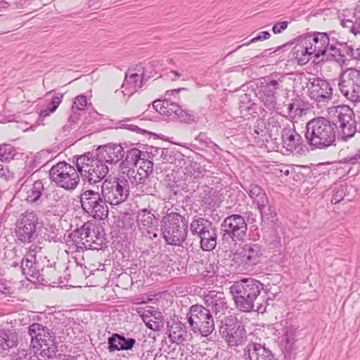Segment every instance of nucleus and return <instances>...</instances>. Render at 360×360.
<instances>
[{
	"mask_svg": "<svg viewBox=\"0 0 360 360\" xmlns=\"http://www.w3.org/2000/svg\"><path fill=\"white\" fill-rule=\"evenodd\" d=\"M21 269L27 279H30V278H38L40 276L39 271L36 266L35 259L24 257L21 262Z\"/></svg>",
	"mask_w": 360,
	"mask_h": 360,
	"instance_id": "37",
	"label": "nucleus"
},
{
	"mask_svg": "<svg viewBox=\"0 0 360 360\" xmlns=\"http://www.w3.org/2000/svg\"><path fill=\"white\" fill-rule=\"evenodd\" d=\"M187 316L188 323L195 333H199L202 336L207 337L213 332V316L205 307L200 304L193 305Z\"/></svg>",
	"mask_w": 360,
	"mask_h": 360,
	"instance_id": "8",
	"label": "nucleus"
},
{
	"mask_svg": "<svg viewBox=\"0 0 360 360\" xmlns=\"http://www.w3.org/2000/svg\"><path fill=\"white\" fill-rule=\"evenodd\" d=\"M17 154L15 147L10 144L0 145V160L8 162L14 158Z\"/></svg>",
	"mask_w": 360,
	"mask_h": 360,
	"instance_id": "44",
	"label": "nucleus"
},
{
	"mask_svg": "<svg viewBox=\"0 0 360 360\" xmlns=\"http://www.w3.org/2000/svg\"><path fill=\"white\" fill-rule=\"evenodd\" d=\"M0 176L6 180L13 177V173L9 170L7 166L0 165Z\"/></svg>",
	"mask_w": 360,
	"mask_h": 360,
	"instance_id": "56",
	"label": "nucleus"
},
{
	"mask_svg": "<svg viewBox=\"0 0 360 360\" xmlns=\"http://www.w3.org/2000/svg\"><path fill=\"white\" fill-rule=\"evenodd\" d=\"M180 73L177 72L176 71L172 70L167 73V77L171 80L174 81L179 79L180 77Z\"/></svg>",
	"mask_w": 360,
	"mask_h": 360,
	"instance_id": "63",
	"label": "nucleus"
},
{
	"mask_svg": "<svg viewBox=\"0 0 360 360\" xmlns=\"http://www.w3.org/2000/svg\"><path fill=\"white\" fill-rule=\"evenodd\" d=\"M312 56H314L313 52L307 46V43L302 37L297 40V44L290 53V60L296 61L300 65H306Z\"/></svg>",
	"mask_w": 360,
	"mask_h": 360,
	"instance_id": "25",
	"label": "nucleus"
},
{
	"mask_svg": "<svg viewBox=\"0 0 360 360\" xmlns=\"http://www.w3.org/2000/svg\"><path fill=\"white\" fill-rule=\"evenodd\" d=\"M288 25L287 21L277 22L273 26L272 31L274 34H280L288 27Z\"/></svg>",
	"mask_w": 360,
	"mask_h": 360,
	"instance_id": "55",
	"label": "nucleus"
},
{
	"mask_svg": "<svg viewBox=\"0 0 360 360\" xmlns=\"http://www.w3.org/2000/svg\"><path fill=\"white\" fill-rule=\"evenodd\" d=\"M40 250H41V248H39L37 245H32L30 247L29 250H28L27 253L25 255V257H29L30 259L36 260V257H35L36 254Z\"/></svg>",
	"mask_w": 360,
	"mask_h": 360,
	"instance_id": "58",
	"label": "nucleus"
},
{
	"mask_svg": "<svg viewBox=\"0 0 360 360\" xmlns=\"http://www.w3.org/2000/svg\"><path fill=\"white\" fill-rule=\"evenodd\" d=\"M295 339V333L292 329L286 328L284 334L281 337L280 342L281 347L285 354H289L294 345Z\"/></svg>",
	"mask_w": 360,
	"mask_h": 360,
	"instance_id": "39",
	"label": "nucleus"
},
{
	"mask_svg": "<svg viewBox=\"0 0 360 360\" xmlns=\"http://www.w3.org/2000/svg\"><path fill=\"white\" fill-rule=\"evenodd\" d=\"M205 309L214 314L216 319L222 317L227 311L228 306L224 292L210 290L204 295Z\"/></svg>",
	"mask_w": 360,
	"mask_h": 360,
	"instance_id": "17",
	"label": "nucleus"
},
{
	"mask_svg": "<svg viewBox=\"0 0 360 360\" xmlns=\"http://www.w3.org/2000/svg\"><path fill=\"white\" fill-rule=\"evenodd\" d=\"M266 134V129L264 121L260 120L257 122V124L254 126L252 135L260 136L262 137L265 136Z\"/></svg>",
	"mask_w": 360,
	"mask_h": 360,
	"instance_id": "52",
	"label": "nucleus"
},
{
	"mask_svg": "<svg viewBox=\"0 0 360 360\" xmlns=\"http://www.w3.org/2000/svg\"><path fill=\"white\" fill-rule=\"evenodd\" d=\"M307 43V46L313 52L314 56L319 58L321 56L326 55L328 51L330 39L326 32H315L302 37Z\"/></svg>",
	"mask_w": 360,
	"mask_h": 360,
	"instance_id": "18",
	"label": "nucleus"
},
{
	"mask_svg": "<svg viewBox=\"0 0 360 360\" xmlns=\"http://www.w3.org/2000/svg\"><path fill=\"white\" fill-rule=\"evenodd\" d=\"M270 36H271L270 33L267 31L261 32L256 37L252 38L248 43H246L241 46H238V48L235 51L239 49L243 46H248L249 44H250L252 43H255V42H257L260 40L267 39L270 37Z\"/></svg>",
	"mask_w": 360,
	"mask_h": 360,
	"instance_id": "53",
	"label": "nucleus"
},
{
	"mask_svg": "<svg viewBox=\"0 0 360 360\" xmlns=\"http://www.w3.org/2000/svg\"><path fill=\"white\" fill-rule=\"evenodd\" d=\"M212 224V222L210 220L195 216L191 223L190 229L193 236H196L199 238L205 233L207 229Z\"/></svg>",
	"mask_w": 360,
	"mask_h": 360,
	"instance_id": "36",
	"label": "nucleus"
},
{
	"mask_svg": "<svg viewBox=\"0 0 360 360\" xmlns=\"http://www.w3.org/2000/svg\"><path fill=\"white\" fill-rule=\"evenodd\" d=\"M144 153L135 148L128 150L124 160L120 164L121 170L129 169V167H135L141 159V157L144 155Z\"/></svg>",
	"mask_w": 360,
	"mask_h": 360,
	"instance_id": "34",
	"label": "nucleus"
},
{
	"mask_svg": "<svg viewBox=\"0 0 360 360\" xmlns=\"http://www.w3.org/2000/svg\"><path fill=\"white\" fill-rule=\"evenodd\" d=\"M82 209L96 219H103L108 214L107 202L98 191L92 189L84 191L80 195Z\"/></svg>",
	"mask_w": 360,
	"mask_h": 360,
	"instance_id": "10",
	"label": "nucleus"
},
{
	"mask_svg": "<svg viewBox=\"0 0 360 360\" xmlns=\"http://www.w3.org/2000/svg\"><path fill=\"white\" fill-rule=\"evenodd\" d=\"M335 129L334 122L323 117H319L307 124L305 137L310 145L318 148H325L335 142Z\"/></svg>",
	"mask_w": 360,
	"mask_h": 360,
	"instance_id": "2",
	"label": "nucleus"
},
{
	"mask_svg": "<svg viewBox=\"0 0 360 360\" xmlns=\"http://www.w3.org/2000/svg\"><path fill=\"white\" fill-rule=\"evenodd\" d=\"M86 105V97L84 95H79L75 97L71 108H72L73 110L84 112Z\"/></svg>",
	"mask_w": 360,
	"mask_h": 360,
	"instance_id": "50",
	"label": "nucleus"
},
{
	"mask_svg": "<svg viewBox=\"0 0 360 360\" xmlns=\"http://www.w3.org/2000/svg\"><path fill=\"white\" fill-rule=\"evenodd\" d=\"M338 88L348 100L353 103H360V70L349 69L342 74Z\"/></svg>",
	"mask_w": 360,
	"mask_h": 360,
	"instance_id": "11",
	"label": "nucleus"
},
{
	"mask_svg": "<svg viewBox=\"0 0 360 360\" xmlns=\"http://www.w3.org/2000/svg\"><path fill=\"white\" fill-rule=\"evenodd\" d=\"M33 349L40 350L41 357L52 359L56 357L58 347L55 333L48 327L38 323H32L28 328Z\"/></svg>",
	"mask_w": 360,
	"mask_h": 360,
	"instance_id": "3",
	"label": "nucleus"
},
{
	"mask_svg": "<svg viewBox=\"0 0 360 360\" xmlns=\"http://www.w3.org/2000/svg\"><path fill=\"white\" fill-rule=\"evenodd\" d=\"M124 155V148L120 145L109 144L96 149V155L105 164H115L122 160Z\"/></svg>",
	"mask_w": 360,
	"mask_h": 360,
	"instance_id": "24",
	"label": "nucleus"
},
{
	"mask_svg": "<svg viewBox=\"0 0 360 360\" xmlns=\"http://www.w3.org/2000/svg\"><path fill=\"white\" fill-rule=\"evenodd\" d=\"M38 216L33 212L27 211L21 214L16 221L15 236L23 243H31L35 238L38 224Z\"/></svg>",
	"mask_w": 360,
	"mask_h": 360,
	"instance_id": "12",
	"label": "nucleus"
},
{
	"mask_svg": "<svg viewBox=\"0 0 360 360\" xmlns=\"http://www.w3.org/2000/svg\"><path fill=\"white\" fill-rule=\"evenodd\" d=\"M49 177L56 186L67 191L74 190L79 183L78 169L65 162H59L52 166Z\"/></svg>",
	"mask_w": 360,
	"mask_h": 360,
	"instance_id": "6",
	"label": "nucleus"
},
{
	"mask_svg": "<svg viewBox=\"0 0 360 360\" xmlns=\"http://www.w3.org/2000/svg\"><path fill=\"white\" fill-rule=\"evenodd\" d=\"M153 312L156 313L153 307H150L148 309L144 310L141 316L148 328L153 330H160L161 327L160 319L156 316Z\"/></svg>",
	"mask_w": 360,
	"mask_h": 360,
	"instance_id": "38",
	"label": "nucleus"
},
{
	"mask_svg": "<svg viewBox=\"0 0 360 360\" xmlns=\"http://www.w3.org/2000/svg\"><path fill=\"white\" fill-rule=\"evenodd\" d=\"M255 302L257 303V311L259 313H264V311H266L267 304H265L264 301H263L262 302H259L258 300H257Z\"/></svg>",
	"mask_w": 360,
	"mask_h": 360,
	"instance_id": "62",
	"label": "nucleus"
},
{
	"mask_svg": "<svg viewBox=\"0 0 360 360\" xmlns=\"http://www.w3.org/2000/svg\"><path fill=\"white\" fill-rule=\"evenodd\" d=\"M41 202H43L42 211L45 214L57 215L63 207L61 198L58 193L47 195Z\"/></svg>",
	"mask_w": 360,
	"mask_h": 360,
	"instance_id": "30",
	"label": "nucleus"
},
{
	"mask_svg": "<svg viewBox=\"0 0 360 360\" xmlns=\"http://www.w3.org/2000/svg\"><path fill=\"white\" fill-rule=\"evenodd\" d=\"M136 221L142 235L150 240L158 237V219L151 209H141L137 212Z\"/></svg>",
	"mask_w": 360,
	"mask_h": 360,
	"instance_id": "13",
	"label": "nucleus"
},
{
	"mask_svg": "<svg viewBox=\"0 0 360 360\" xmlns=\"http://www.w3.org/2000/svg\"><path fill=\"white\" fill-rule=\"evenodd\" d=\"M82 112L79 110H73L72 108H71V114L68 119V122H70V125L75 124L78 122Z\"/></svg>",
	"mask_w": 360,
	"mask_h": 360,
	"instance_id": "57",
	"label": "nucleus"
},
{
	"mask_svg": "<svg viewBox=\"0 0 360 360\" xmlns=\"http://www.w3.org/2000/svg\"><path fill=\"white\" fill-rule=\"evenodd\" d=\"M136 340L134 338L114 333L108 339V349L110 352L121 350H131L136 345Z\"/></svg>",
	"mask_w": 360,
	"mask_h": 360,
	"instance_id": "28",
	"label": "nucleus"
},
{
	"mask_svg": "<svg viewBox=\"0 0 360 360\" xmlns=\"http://www.w3.org/2000/svg\"><path fill=\"white\" fill-rule=\"evenodd\" d=\"M96 225L91 222L84 223L79 229L75 230L71 234L70 237L72 240L76 243H82L84 245L82 240H85L87 243H96V240L91 236V233H95Z\"/></svg>",
	"mask_w": 360,
	"mask_h": 360,
	"instance_id": "29",
	"label": "nucleus"
},
{
	"mask_svg": "<svg viewBox=\"0 0 360 360\" xmlns=\"http://www.w3.org/2000/svg\"><path fill=\"white\" fill-rule=\"evenodd\" d=\"M285 90L282 79H271L261 86L259 97L267 109L274 110L276 107L280 93Z\"/></svg>",
	"mask_w": 360,
	"mask_h": 360,
	"instance_id": "14",
	"label": "nucleus"
},
{
	"mask_svg": "<svg viewBox=\"0 0 360 360\" xmlns=\"http://www.w3.org/2000/svg\"><path fill=\"white\" fill-rule=\"evenodd\" d=\"M352 32L354 34H360V16H358L352 25Z\"/></svg>",
	"mask_w": 360,
	"mask_h": 360,
	"instance_id": "61",
	"label": "nucleus"
},
{
	"mask_svg": "<svg viewBox=\"0 0 360 360\" xmlns=\"http://www.w3.org/2000/svg\"><path fill=\"white\" fill-rule=\"evenodd\" d=\"M262 212L263 214L260 213L262 221L271 220V222L274 223L276 220V210L273 206L269 205V203L264 207Z\"/></svg>",
	"mask_w": 360,
	"mask_h": 360,
	"instance_id": "47",
	"label": "nucleus"
},
{
	"mask_svg": "<svg viewBox=\"0 0 360 360\" xmlns=\"http://www.w3.org/2000/svg\"><path fill=\"white\" fill-rule=\"evenodd\" d=\"M219 334L230 347L243 345L247 340L246 331L243 326L232 316L221 320Z\"/></svg>",
	"mask_w": 360,
	"mask_h": 360,
	"instance_id": "9",
	"label": "nucleus"
},
{
	"mask_svg": "<svg viewBox=\"0 0 360 360\" xmlns=\"http://www.w3.org/2000/svg\"><path fill=\"white\" fill-rule=\"evenodd\" d=\"M237 259L245 269L259 264L264 257V250L257 243H246L236 253Z\"/></svg>",
	"mask_w": 360,
	"mask_h": 360,
	"instance_id": "15",
	"label": "nucleus"
},
{
	"mask_svg": "<svg viewBox=\"0 0 360 360\" xmlns=\"http://www.w3.org/2000/svg\"><path fill=\"white\" fill-rule=\"evenodd\" d=\"M345 160L346 162L352 165L360 163V150L355 155H348Z\"/></svg>",
	"mask_w": 360,
	"mask_h": 360,
	"instance_id": "59",
	"label": "nucleus"
},
{
	"mask_svg": "<svg viewBox=\"0 0 360 360\" xmlns=\"http://www.w3.org/2000/svg\"><path fill=\"white\" fill-rule=\"evenodd\" d=\"M243 188L248 194L252 202L257 205L259 213H262V210L265 205H268L269 198L262 187L255 184H250L243 186Z\"/></svg>",
	"mask_w": 360,
	"mask_h": 360,
	"instance_id": "26",
	"label": "nucleus"
},
{
	"mask_svg": "<svg viewBox=\"0 0 360 360\" xmlns=\"http://www.w3.org/2000/svg\"><path fill=\"white\" fill-rule=\"evenodd\" d=\"M345 195V189L343 186H340L339 188H335L334 191L333 195L331 199V202L337 204L344 199Z\"/></svg>",
	"mask_w": 360,
	"mask_h": 360,
	"instance_id": "51",
	"label": "nucleus"
},
{
	"mask_svg": "<svg viewBox=\"0 0 360 360\" xmlns=\"http://www.w3.org/2000/svg\"><path fill=\"white\" fill-rule=\"evenodd\" d=\"M12 360H40L39 357L27 350H19L17 353L13 355Z\"/></svg>",
	"mask_w": 360,
	"mask_h": 360,
	"instance_id": "49",
	"label": "nucleus"
},
{
	"mask_svg": "<svg viewBox=\"0 0 360 360\" xmlns=\"http://www.w3.org/2000/svg\"><path fill=\"white\" fill-rule=\"evenodd\" d=\"M165 186L170 192V195L176 193L177 191L175 190L176 184L174 180L169 181L167 184H165Z\"/></svg>",
	"mask_w": 360,
	"mask_h": 360,
	"instance_id": "60",
	"label": "nucleus"
},
{
	"mask_svg": "<svg viewBox=\"0 0 360 360\" xmlns=\"http://www.w3.org/2000/svg\"><path fill=\"white\" fill-rule=\"evenodd\" d=\"M281 138L284 147L290 152L301 153L303 150L302 136L295 131L294 124H288L282 129Z\"/></svg>",
	"mask_w": 360,
	"mask_h": 360,
	"instance_id": "20",
	"label": "nucleus"
},
{
	"mask_svg": "<svg viewBox=\"0 0 360 360\" xmlns=\"http://www.w3.org/2000/svg\"><path fill=\"white\" fill-rule=\"evenodd\" d=\"M20 340L19 331L13 326L0 328V354H8Z\"/></svg>",
	"mask_w": 360,
	"mask_h": 360,
	"instance_id": "21",
	"label": "nucleus"
},
{
	"mask_svg": "<svg viewBox=\"0 0 360 360\" xmlns=\"http://www.w3.org/2000/svg\"><path fill=\"white\" fill-rule=\"evenodd\" d=\"M222 230L233 240H243L247 233L246 221L240 214H231L225 218L221 224Z\"/></svg>",
	"mask_w": 360,
	"mask_h": 360,
	"instance_id": "16",
	"label": "nucleus"
},
{
	"mask_svg": "<svg viewBox=\"0 0 360 360\" xmlns=\"http://www.w3.org/2000/svg\"><path fill=\"white\" fill-rule=\"evenodd\" d=\"M76 167L84 180L90 184L100 182L108 173V167L91 153L79 156L76 160Z\"/></svg>",
	"mask_w": 360,
	"mask_h": 360,
	"instance_id": "4",
	"label": "nucleus"
},
{
	"mask_svg": "<svg viewBox=\"0 0 360 360\" xmlns=\"http://www.w3.org/2000/svg\"><path fill=\"white\" fill-rule=\"evenodd\" d=\"M121 178L128 180L129 186H139L143 184L148 179L146 174H143L136 167H129V169L122 170L120 174Z\"/></svg>",
	"mask_w": 360,
	"mask_h": 360,
	"instance_id": "32",
	"label": "nucleus"
},
{
	"mask_svg": "<svg viewBox=\"0 0 360 360\" xmlns=\"http://www.w3.org/2000/svg\"><path fill=\"white\" fill-rule=\"evenodd\" d=\"M210 188L209 186H206V188L204 190V195L200 194L201 198V206L204 207L206 209H210L214 207L216 202L214 198L210 195Z\"/></svg>",
	"mask_w": 360,
	"mask_h": 360,
	"instance_id": "46",
	"label": "nucleus"
},
{
	"mask_svg": "<svg viewBox=\"0 0 360 360\" xmlns=\"http://www.w3.org/2000/svg\"><path fill=\"white\" fill-rule=\"evenodd\" d=\"M187 331L181 322H174L169 327V338L172 342L180 344L186 340Z\"/></svg>",
	"mask_w": 360,
	"mask_h": 360,
	"instance_id": "35",
	"label": "nucleus"
},
{
	"mask_svg": "<svg viewBox=\"0 0 360 360\" xmlns=\"http://www.w3.org/2000/svg\"><path fill=\"white\" fill-rule=\"evenodd\" d=\"M153 108L160 114L167 116H174L181 122H186L188 120V113L181 109L180 106L175 103L168 100L155 101L153 103Z\"/></svg>",
	"mask_w": 360,
	"mask_h": 360,
	"instance_id": "23",
	"label": "nucleus"
},
{
	"mask_svg": "<svg viewBox=\"0 0 360 360\" xmlns=\"http://www.w3.org/2000/svg\"><path fill=\"white\" fill-rule=\"evenodd\" d=\"M142 87V75L137 73L127 72L123 84L122 92L124 95L131 96Z\"/></svg>",
	"mask_w": 360,
	"mask_h": 360,
	"instance_id": "31",
	"label": "nucleus"
},
{
	"mask_svg": "<svg viewBox=\"0 0 360 360\" xmlns=\"http://www.w3.org/2000/svg\"><path fill=\"white\" fill-rule=\"evenodd\" d=\"M304 109L299 101L292 102L288 105V112L289 115L295 118L296 116H302Z\"/></svg>",
	"mask_w": 360,
	"mask_h": 360,
	"instance_id": "48",
	"label": "nucleus"
},
{
	"mask_svg": "<svg viewBox=\"0 0 360 360\" xmlns=\"http://www.w3.org/2000/svg\"><path fill=\"white\" fill-rule=\"evenodd\" d=\"M335 128L339 129V135L344 141L354 136L356 131V122H350L348 124L347 122L335 124Z\"/></svg>",
	"mask_w": 360,
	"mask_h": 360,
	"instance_id": "41",
	"label": "nucleus"
},
{
	"mask_svg": "<svg viewBox=\"0 0 360 360\" xmlns=\"http://www.w3.org/2000/svg\"><path fill=\"white\" fill-rule=\"evenodd\" d=\"M309 96L318 102H323L330 99L333 94V89L330 84L322 79L314 77L310 79L308 83Z\"/></svg>",
	"mask_w": 360,
	"mask_h": 360,
	"instance_id": "19",
	"label": "nucleus"
},
{
	"mask_svg": "<svg viewBox=\"0 0 360 360\" xmlns=\"http://www.w3.org/2000/svg\"><path fill=\"white\" fill-rule=\"evenodd\" d=\"M352 46H348L346 43L335 42V44L330 45L326 55L333 57L340 65L342 66L347 65L349 60L347 59V56L352 58Z\"/></svg>",
	"mask_w": 360,
	"mask_h": 360,
	"instance_id": "27",
	"label": "nucleus"
},
{
	"mask_svg": "<svg viewBox=\"0 0 360 360\" xmlns=\"http://www.w3.org/2000/svg\"><path fill=\"white\" fill-rule=\"evenodd\" d=\"M244 360H276L271 351L264 345L251 342L243 349Z\"/></svg>",
	"mask_w": 360,
	"mask_h": 360,
	"instance_id": "22",
	"label": "nucleus"
},
{
	"mask_svg": "<svg viewBox=\"0 0 360 360\" xmlns=\"http://www.w3.org/2000/svg\"><path fill=\"white\" fill-rule=\"evenodd\" d=\"M44 190V184L41 180L35 181L32 188L27 191L26 200L31 202H37L42 195V191Z\"/></svg>",
	"mask_w": 360,
	"mask_h": 360,
	"instance_id": "42",
	"label": "nucleus"
},
{
	"mask_svg": "<svg viewBox=\"0 0 360 360\" xmlns=\"http://www.w3.org/2000/svg\"><path fill=\"white\" fill-rule=\"evenodd\" d=\"M199 238L200 239V247L203 250H212L217 245V233L216 227L212 224Z\"/></svg>",
	"mask_w": 360,
	"mask_h": 360,
	"instance_id": "33",
	"label": "nucleus"
},
{
	"mask_svg": "<svg viewBox=\"0 0 360 360\" xmlns=\"http://www.w3.org/2000/svg\"><path fill=\"white\" fill-rule=\"evenodd\" d=\"M45 271L46 274H50L51 277L49 278V280L52 281L53 283H56L55 279L56 278L60 279L61 278L56 264H54L53 267H48Z\"/></svg>",
	"mask_w": 360,
	"mask_h": 360,
	"instance_id": "54",
	"label": "nucleus"
},
{
	"mask_svg": "<svg viewBox=\"0 0 360 360\" xmlns=\"http://www.w3.org/2000/svg\"><path fill=\"white\" fill-rule=\"evenodd\" d=\"M103 199L111 205H117L124 202L129 195L128 180L118 177L105 179L101 186Z\"/></svg>",
	"mask_w": 360,
	"mask_h": 360,
	"instance_id": "7",
	"label": "nucleus"
},
{
	"mask_svg": "<svg viewBox=\"0 0 360 360\" xmlns=\"http://www.w3.org/2000/svg\"><path fill=\"white\" fill-rule=\"evenodd\" d=\"M264 285L252 278L241 279L231 287L236 307L242 311H251Z\"/></svg>",
	"mask_w": 360,
	"mask_h": 360,
	"instance_id": "1",
	"label": "nucleus"
},
{
	"mask_svg": "<svg viewBox=\"0 0 360 360\" xmlns=\"http://www.w3.org/2000/svg\"><path fill=\"white\" fill-rule=\"evenodd\" d=\"M335 116L337 117V122L339 123H350L355 122L353 120L354 112L352 108L347 105H339L335 109Z\"/></svg>",
	"mask_w": 360,
	"mask_h": 360,
	"instance_id": "40",
	"label": "nucleus"
},
{
	"mask_svg": "<svg viewBox=\"0 0 360 360\" xmlns=\"http://www.w3.org/2000/svg\"><path fill=\"white\" fill-rule=\"evenodd\" d=\"M160 226L167 243L179 245L185 240L188 231L187 222L179 213L167 214L162 217Z\"/></svg>",
	"mask_w": 360,
	"mask_h": 360,
	"instance_id": "5",
	"label": "nucleus"
},
{
	"mask_svg": "<svg viewBox=\"0 0 360 360\" xmlns=\"http://www.w3.org/2000/svg\"><path fill=\"white\" fill-rule=\"evenodd\" d=\"M63 98V94H58L56 96H54L52 98V107H45L41 109L39 112V118L48 117L54 112L62 102Z\"/></svg>",
	"mask_w": 360,
	"mask_h": 360,
	"instance_id": "43",
	"label": "nucleus"
},
{
	"mask_svg": "<svg viewBox=\"0 0 360 360\" xmlns=\"http://www.w3.org/2000/svg\"><path fill=\"white\" fill-rule=\"evenodd\" d=\"M148 155L144 153V155L141 157V159L136 165V168H138L141 172L146 174V176L148 178L149 175L153 172V163L152 161L148 160Z\"/></svg>",
	"mask_w": 360,
	"mask_h": 360,
	"instance_id": "45",
	"label": "nucleus"
},
{
	"mask_svg": "<svg viewBox=\"0 0 360 360\" xmlns=\"http://www.w3.org/2000/svg\"><path fill=\"white\" fill-rule=\"evenodd\" d=\"M352 58L360 60V48L356 49L352 48Z\"/></svg>",
	"mask_w": 360,
	"mask_h": 360,
	"instance_id": "64",
	"label": "nucleus"
}]
</instances>
